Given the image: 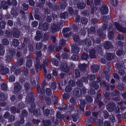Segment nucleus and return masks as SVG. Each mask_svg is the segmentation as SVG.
I'll return each instance as SVG.
<instances>
[{
  "instance_id": "6e6552de",
  "label": "nucleus",
  "mask_w": 126,
  "mask_h": 126,
  "mask_svg": "<svg viewBox=\"0 0 126 126\" xmlns=\"http://www.w3.org/2000/svg\"><path fill=\"white\" fill-rule=\"evenodd\" d=\"M120 93L117 90H114L112 92V98L113 100L116 101H119L120 99L119 97Z\"/></svg>"
},
{
  "instance_id": "13d9d810",
  "label": "nucleus",
  "mask_w": 126,
  "mask_h": 126,
  "mask_svg": "<svg viewBox=\"0 0 126 126\" xmlns=\"http://www.w3.org/2000/svg\"><path fill=\"white\" fill-rule=\"evenodd\" d=\"M124 68H122L120 70H117V71L118 73L121 76L123 75L125 73V71H124Z\"/></svg>"
},
{
  "instance_id": "69168bd1",
  "label": "nucleus",
  "mask_w": 126,
  "mask_h": 126,
  "mask_svg": "<svg viewBox=\"0 0 126 126\" xmlns=\"http://www.w3.org/2000/svg\"><path fill=\"white\" fill-rule=\"evenodd\" d=\"M28 5L25 3H23L22 4L21 8L24 10H27L28 9Z\"/></svg>"
},
{
  "instance_id": "9b49d317",
  "label": "nucleus",
  "mask_w": 126,
  "mask_h": 126,
  "mask_svg": "<svg viewBox=\"0 0 126 126\" xmlns=\"http://www.w3.org/2000/svg\"><path fill=\"white\" fill-rule=\"evenodd\" d=\"M1 4L2 8H3L4 9H6L8 8L9 5H11V3L10 1L8 0L7 2L5 1H2Z\"/></svg>"
},
{
  "instance_id": "de8ad7c7",
  "label": "nucleus",
  "mask_w": 126,
  "mask_h": 126,
  "mask_svg": "<svg viewBox=\"0 0 126 126\" xmlns=\"http://www.w3.org/2000/svg\"><path fill=\"white\" fill-rule=\"evenodd\" d=\"M52 63L56 66H58L59 64L58 61L56 59L53 58L51 60Z\"/></svg>"
},
{
  "instance_id": "39448f33",
  "label": "nucleus",
  "mask_w": 126,
  "mask_h": 126,
  "mask_svg": "<svg viewBox=\"0 0 126 126\" xmlns=\"http://www.w3.org/2000/svg\"><path fill=\"white\" fill-rule=\"evenodd\" d=\"M29 111L32 113L33 115L37 117L40 116L41 110L39 109H34L32 107H31L29 109Z\"/></svg>"
},
{
  "instance_id": "5701e85b",
  "label": "nucleus",
  "mask_w": 126,
  "mask_h": 126,
  "mask_svg": "<svg viewBox=\"0 0 126 126\" xmlns=\"http://www.w3.org/2000/svg\"><path fill=\"white\" fill-rule=\"evenodd\" d=\"M79 51V48L78 45H74L72 46V51L73 53H78Z\"/></svg>"
},
{
  "instance_id": "864d4df0",
  "label": "nucleus",
  "mask_w": 126,
  "mask_h": 126,
  "mask_svg": "<svg viewBox=\"0 0 126 126\" xmlns=\"http://www.w3.org/2000/svg\"><path fill=\"white\" fill-rule=\"evenodd\" d=\"M110 18V16H105L103 18V21L105 23H107L108 22V20Z\"/></svg>"
},
{
  "instance_id": "f03ea898",
  "label": "nucleus",
  "mask_w": 126,
  "mask_h": 126,
  "mask_svg": "<svg viewBox=\"0 0 126 126\" xmlns=\"http://www.w3.org/2000/svg\"><path fill=\"white\" fill-rule=\"evenodd\" d=\"M50 28L51 32L53 33L59 31L60 29L59 25L55 23L51 24Z\"/></svg>"
},
{
  "instance_id": "a878e982",
  "label": "nucleus",
  "mask_w": 126,
  "mask_h": 126,
  "mask_svg": "<svg viewBox=\"0 0 126 126\" xmlns=\"http://www.w3.org/2000/svg\"><path fill=\"white\" fill-rule=\"evenodd\" d=\"M86 103V102L84 99L82 100L81 101L79 107L80 110L83 112H84V109L85 107V105Z\"/></svg>"
},
{
  "instance_id": "72a5a7b5",
  "label": "nucleus",
  "mask_w": 126,
  "mask_h": 126,
  "mask_svg": "<svg viewBox=\"0 0 126 126\" xmlns=\"http://www.w3.org/2000/svg\"><path fill=\"white\" fill-rule=\"evenodd\" d=\"M68 11L70 14L72 15L73 14L74 15H76L78 14V12L77 11H74L73 8L71 7H68Z\"/></svg>"
},
{
  "instance_id": "f3484780",
  "label": "nucleus",
  "mask_w": 126,
  "mask_h": 126,
  "mask_svg": "<svg viewBox=\"0 0 126 126\" xmlns=\"http://www.w3.org/2000/svg\"><path fill=\"white\" fill-rule=\"evenodd\" d=\"M81 91L79 88H74V90L73 94L75 96L79 97L81 95Z\"/></svg>"
},
{
  "instance_id": "20e7f679",
  "label": "nucleus",
  "mask_w": 126,
  "mask_h": 126,
  "mask_svg": "<svg viewBox=\"0 0 126 126\" xmlns=\"http://www.w3.org/2000/svg\"><path fill=\"white\" fill-rule=\"evenodd\" d=\"M116 105L114 103L110 102L107 105L106 109L109 111L112 112L116 108Z\"/></svg>"
},
{
  "instance_id": "7c9ffc66",
  "label": "nucleus",
  "mask_w": 126,
  "mask_h": 126,
  "mask_svg": "<svg viewBox=\"0 0 126 126\" xmlns=\"http://www.w3.org/2000/svg\"><path fill=\"white\" fill-rule=\"evenodd\" d=\"M103 94L105 97L104 98L106 100H108L110 99V93L105 91L104 92Z\"/></svg>"
},
{
  "instance_id": "412c9836",
  "label": "nucleus",
  "mask_w": 126,
  "mask_h": 126,
  "mask_svg": "<svg viewBox=\"0 0 126 126\" xmlns=\"http://www.w3.org/2000/svg\"><path fill=\"white\" fill-rule=\"evenodd\" d=\"M8 69L6 67H4L3 66H0V72L1 73L3 74H5L8 73Z\"/></svg>"
},
{
  "instance_id": "bf43d9fd",
  "label": "nucleus",
  "mask_w": 126,
  "mask_h": 126,
  "mask_svg": "<svg viewBox=\"0 0 126 126\" xmlns=\"http://www.w3.org/2000/svg\"><path fill=\"white\" fill-rule=\"evenodd\" d=\"M46 93L47 95H50L52 94V91L51 89L50 88H47L46 90Z\"/></svg>"
},
{
  "instance_id": "dca6fc26",
  "label": "nucleus",
  "mask_w": 126,
  "mask_h": 126,
  "mask_svg": "<svg viewBox=\"0 0 126 126\" xmlns=\"http://www.w3.org/2000/svg\"><path fill=\"white\" fill-rule=\"evenodd\" d=\"M103 46L104 48L107 49L112 48L113 47V46L112 44L109 41H106L104 43Z\"/></svg>"
},
{
  "instance_id": "6e6d98bb",
  "label": "nucleus",
  "mask_w": 126,
  "mask_h": 126,
  "mask_svg": "<svg viewBox=\"0 0 126 126\" xmlns=\"http://www.w3.org/2000/svg\"><path fill=\"white\" fill-rule=\"evenodd\" d=\"M62 96L63 99L65 100H67L70 97V96L68 94L65 93Z\"/></svg>"
},
{
  "instance_id": "3c124183",
  "label": "nucleus",
  "mask_w": 126,
  "mask_h": 126,
  "mask_svg": "<svg viewBox=\"0 0 126 126\" xmlns=\"http://www.w3.org/2000/svg\"><path fill=\"white\" fill-rule=\"evenodd\" d=\"M97 83L96 81L94 82L91 84V86L96 89H97L99 87V85Z\"/></svg>"
},
{
  "instance_id": "774afa93",
  "label": "nucleus",
  "mask_w": 126,
  "mask_h": 126,
  "mask_svg": "<svg viewBox=\"0 0 126 126\" xmlns=\"http://www.w3.org/2000/svg\"><path fill=\"white\" fill-rule=\"evenodd\" d=\"M96 124L98 125V126H104L103 125V122L101 119H99L96 122Z\"/></svg>"
},
{
  "instance_id": "bb28decb",
  "label": "nucleus",
  "mask_w": 126,
  "mask_h": 126,
  "mask_svg": "<svg viewBox=\"0 0 126 126\" xmlns=\"http://www.w3.org/2000/svg\"><path fill=\"white\" fill-rule=\"evenodd\" d=\"M77 5L78 9H83L85 7L86 4L83 2H77Z\"/></svg>"
},
{
  "instance_id": "4be33fe9",
  "label": "nucleus",
  "mask_w": 126,
  "mask_h": 126,
  "mask_svg": "<svg viewBox=\"0 0 126 126\" xmlns=\"http://www.w3.org/2000/svg\"><path fill=\"white\" fill-rule=\"evenodd\" d=\"M32 59L29 56L27 57V61L26 63V66L28 68H30L32 64Z\"/></svg>"
},
{
  "instance_id": "ea45409f",
  "label": "nucleus",
  "mask_w": 126,
  "mask_h": 126,
  "mask_svg": "<svg viewBox=\"0 0 126 126\" xmlns=\"http://www.w3.org/2000/svg\"><path fill=\"white\" fill-rule=\"evenodd\" d=\"M24 63L23 59L22 58H20L18 60L16 63V66L18 67Z\"/></svg>"
},
{
  "instance_id": "e2e57ef3",
  "label": "nucleus",
  "mask_w": 126,
  "mask_h": 126,
  "mask_svg": "<svg viewBox=\"0 0 126 126\" xmlns=\"http://www.w3.org/2000/svg\"><path fill=\"white\" fill-rule=\"evenodd\" d=\"M88 21V19L85 17H83L81 19V23L84 24H86Z\"/></svg>"
},
{
  "instance_id": "9d476101",
  "label": "nucleus",
  "mask_w": 126,
  "mask_h": 126,
  "mask_svg": "<svg viewBox=\"0 0 126 126\" xmlns=\"http://www.w3.org/2000/svg\"><path fill=\"white\" fill-rule=\"evenodd\" d=\"M11 33L14 38H18L19 37L20 32L16 28H14L13 29Z\"/></svg>"
},
{
  "instance_id": "e433bc0d",
  "label": "nucleus",
  "mask_w": 126,
  "mask_h": 126,
  "mask_svg": "<svg viewBox=\"0 0 126 126\" xmlns=\"http://www.w3.org/2000/svg\"><path fill=\"white\" fill-rule=\"evenodd\" d=\"M21 115L19 116L20 118H24L25 117L27 116L28 115V113L27 110H23L21 112Z\"/></svg>"
},
{
  "instance_id": "4d7b16f0",
  "label": "nucleus",
  "mask_w": 126,
  "mask_h": 126,
  "mask_svg": "<svg viewBox=\"0 0 126 126\" xmlns=\"http://www.w3.org/2000/svg\"><path fill=\"white\" fill-rule=\"evenodd\" d=\"M68 85L71 87H74L75 85V82L73 80H70L68 81Z\"/></svg>"
},
{
  "instance_id": "f704fd0d",
  "label": "nucleus",
  "mask_w": 126,
  "mask_h": 126,
  "mask_svg": "<svg viewBox=\"0 0 126 126\" xmlns=\"http://www.w3.org/2000/svg\"><path fill=\"white\" fill-rule=\"evenodd\" d=\"M120 104L121 105L120 109L122 110H124L126 108V101H121Z\"/></svg>"
},
{
  "instance_id": "052dcab7",
  "label": "nucleus",
  "mask_w": 126,
  "mask_h": 126,
  "mask_svg": "<svg viewBox=\"0 0 126 126\" xmlns=\"http://www.w3.org/2000/svg\"><path fill=\"white\" fill-rule=\"evenodd\" d=\"M94 118L93 117H91L89 118L88 117L87 119L86 120V123L87 122L88 123V122H90V123H92L94 122Z\"/></svg>"
},
{
  "instance_id": "a18cd8bd",
  "label": "nucleus",
  "mask_w": 126,
  "mask_h": 126,
  "mask_svg": "<svg viewBox=\"0 0 126 126\" xmlns=\"http://www.w3.org/2000/svg\"><path fill=\"white\" fill-rule=\"evenodd\" d=\"M52 99L53 101H54V105H57L58 104V101L57 100V97L55 95L52 96Z\"/></svg>"
},
{
  "instance_id": "8fccbe9b",
  "label": "nucleus",
  "mask_w": 126,
  "mask_h": 126,
  "mask_svg": "<svg viewBox=\"0 0 126 126\" xmlns=\"http://www.w3.org/2000/svg\"><path fill=\"white\" fill-rule=\"evenodd\" d=\"M77 85L79 87H81L82 86L83 83V81L81 79H78L76 82Z\"/></svg>"
},
{
  "instance_id": "a19ab883",
  "label": "nucleus",
  "mask_w": 126,
  "mask_h": 126,
  "mask_svg": "<svg viewBox=\"0 0 126 126\" xmlns=\"http://www.w3.org/2000/svg\"><path fill=\"white\" fill-rule=\"evenodd\" d=\"M91 39L93 41V43L94 44H98L100 43V39L98 38L96 39H94V38L93 36L91 37Z\"/></svg>"
},
{
  "instance_id": "680f3d73",
  "label": "nucleus",
  "mask_w": 126,
  "mask_h": 126,
  "mask_svg": "<svg viewBox=\"0 0 126 126\" xmlns=\"http://www.w3.org/2000/svg\"><path fill=\"white\" fill-rule=\"evenodd\" d=\"M84 43L85 45L88 46H90L91 45V40L89 39H86Z\"/></svg>"
},
{
  "instance_id": "393cba45",
  "label": "nucleus",
  "mask_w": 126,
  "mask_h": 126,
  "mask_svg": "<svg viewBox=\"0 0 126 126\" xmlns=\"http://www.w3.org/2000/svg\"><path fill=\"white\" fill-rule=\"evenodd\" d=\"M89 53V56L91 58H96V56L95 55L96 52L94 49H93L91 50Z\"/></svg>"
},
{
  "instance_id": "0e129e2a",
  "label": "nucleus",
  "mask_w": 126,
  "mask_h": 126,
  "mask_svg": "<svg viewBox=\"0 0 126 126\" xmlns=\"http://www.w3.org/2000/svg\"><path fill=\"white\" fill-rule=\"evenodd\" d=\"M73 121L74 122H76L78 119V117L77 113L73 114L72 116Z\"/></svg>"
},
{
  "instance_id": "2eb2a0df",
  "label": "nucleus",
  "mask_w": 126,
  "mask_h": 126,
  "mask_svg": "<svg viewBox=\"0 0 126 126\" xmlns=\"http://www.w3.org/2000/svg\"><path fill=\"white\" fill-rule=\"evenodd\" d=\"M100 11L102 15L107 14L108 11V8L107 5H103L100 8Z\"/></svg>"
},
{
  "instance_id": "aec40b11",
  "label": "nucleus",
  "mask_w": 126,
  "mask_h": 126,
  "mask_svg": "<svg viewBox=\"0 0 126 126\" xmlns=\"http://www.w3.org/2000/svg\"><path fill=\"white\" fill-rule=\"evenodd\" d=\"M115 56V54L113 53H108L106 54V57L107 60L110 61L114 59Z\"/></svg>"
},
{
  "instance_id": "473e14b6",
  "label": "nucleus",
  "mask_w": 126,
  "mask_h": 126,
  "mask_svg": "<svg viewBox=\"0 0 126 126\" xmlns=\"http://www.w3.org/2000/svg\"><path fill=\"white\" fill-rule=\"evenodd\" d=\"M103 28L105 29V31L107 30V31H109L112 28V27L111 25H109L107 24H104L102 27Z\"/></svg>"
},
{
  "instance_id": "f257e3e1",
  "label": "nucleus",
  "mask_w": 126,
  "mask_h": 126,
  "mask_svg": "<svg viewBox=\"0 0 126 126\" xmlns=\"http://www.w3.org/2000/svg\"><path fill=\"white\" fill-rule=\"evenodd\" d=\"M26 93L27 96H26L25 102L27 104H29L33 101L34 100V98L33 96V93L32 91L30 90L27 91H26Z\"/></svg>"
},
{
  "instance_id": "58836bf2",
  "label": "nucleus",
  "mask_w": 126,
  "mask_h": 126,
  "mask_svg": "<svg viewBox=\"0 0 126 126\" xmlns=\"http://www.w3.org/2000/svg\"><path fill=\"white\" fill-rule=\"evenodd\" d=\"M58 109L61 110H64L67 109V107L65 104L63 103L60 106L58 107Z\"/></svg>"
},
{
  "instance_id": "4468645a",
  "label": "nucleus",
  "mask_w": 126,
  "mask_h": 126,
  "mask_svg": "<svg viewBox=\"0 0 126 126\" xmlns=\"http://www.w3.org/2000/svg\"><path fill=\"white\" fill-rule=\"evenodd\" d=\"M37 91L38 92L41 94L40 96L42 97L45 95V90L43 88L41 87L39 85H38L37 86Z\"/></svg>"
},
{
  "instance_id": "c03bdc74",
  "label": "nucleus",
  "mask_w": 126,
  "mask_h": 126,
  "mask_svg": "<svg viewBox=\"0 0 126 126\" xmlns=\"http://www.w3.org/2000/svg\"><path fill=\"white\" fill-rule=\"evenodd\" d=\"M73 39L77 43H80L82 42L80 40L79 36L77 35H73Z\"/></svg>"
},
{
  "instance_id": "338daca9",
  "label": "nucleus",
  "mask_w": 126,
  "mask_h": 126,
  "mask_svg": "<svg viewBox=\"0 0 126 126\" xmlns=\"http://www.w3.org/2000/svg\"><path fill=\"white\" fill-rule=\"evenodd\" d=\"M6 99L5 96L4 94L2 93H0V100L4 101Z\"/></svg>"
},
{
  "instance_id": "b1692460",
  "label": "nucleus",
  "mask_w": 126,
  "mask_h": 126,
  "mask_svg": "<svg viewBox=\"0 0 126 126\" xmlns=\"http://www.w3.org/2000/svg\"><path fill=\"white\" fill-rule=\"evenodd\" d=\"M79 68L80 71L82 72L85 71L87 67V65L84 63H80L79 65Z\"/></svg>"
},
{
  "instance_id": "423d86ee",
  "label": "nucleus",
  "mask_w": 126,
  "mask_h": 126,
  "mask_svg": "<svg viewBox=\"0 0 126 126\" xmlns=\"http://www.w3.org/2000/svg\"><path fill=\"white\" fill-rule=\"evenodd\" d=\"M71 30V29L70 28H63L62 31V33L63 35L66 37H69L71 36L72 34V32H70L69 33L67 32Z\"/></svg>"
},
{
  "instance_id": "37998d69",
  "label": "nucleus",
  "mask_w": 126,
  "mask_h": 126,
  "mask_svg": "<svg viewBox=\"0 0 126 126\" xmlns=\"http://www.w3.org/2000/svg\"><path fill=\"white\" fill-rule=\"evenodd\" d=\"M8 86L7 84L5 82L2 83L1 85V89L3 91H6L7 89Z\"/></svg>"
},
{
  "instance_id": "c756f323",
  "label": "nucleus",
  "mask_w": 126,
  "mask_h": 126,
  "mask_svg": "<svg viewBox=\"0 0 126 126\" xmlns=\"http://www.w3.org/2000/svg\"><path fill=\"white\" fill-rule=\"evenodd\" d=\"M42 123L44 126H50L51 124L50 121L48 120H43Z\"/></svg>"
},
{
  "instance_id": "ddd939ff",
  "label": "nucleus",
  "mask_w": 126,
  "mask_h": 126,
  "mask_svg": "<svg viewBox=\"0 0 126 126\" xmlns=\"http://www.w3.org/2000/svg\"><path fill=\"white\" fill-rule=\"evenodd\" d=\"M78 27L80 30L79 32L81 35H84L86 33V31L85 27L83 25H79Z\"/></svg>"
},
{
  "instance_id": "09e8293b",
  "label": "nucleus",
  "mask_w": 126,
  "mask_h": 126,
  "mask_svg": "<svg viewBox=\"0 0 126 126\" xmlns=\"http://www.w3.org/2000/svg\"><path fill=\"white\" fill-rule=\"evenodd\" d=\"M9 51L10 54L11 55V57L15 55L16 54V51L14 48H11L10 49Z\"/></svg>"
},
{
  "instance_id": "79ce46f5",
  "label": "nucleus",
  "mask_w": 126,
  "mask_h": 126,
  "mask_svg": "<svg viewBox=\"0 0 126 126\" xmlns=\"http://www.w3.org/2000/svg\"><path fill=\"white\" fill-rule=\"evenodd\" d=\"M111 31H110L109 32L108 34V37L110 39H112L113 37V31L114 30V29L112 28Z\"/></svg>"
},
{
  "instance_id": "f8f14e48",
  "label": "nucleus",
  "mask_w": 126,
  "mask_h": 126,
  "mask_svg": "<svg viewBox=\"0 0 126 126\" xmlns=\"http://www.w3.org/2000/svg\"><path fill=\"white\" fill-rule=\"evenodd\" d=\"M105 29L102 27L99 29L97 31V33L98 35L101 37H104L105 36Z\"/></svg>"
},
{
  "instance_id": "a211bd4d",
  "label": "nucleus",
  "mask_w": 126,
  "mask_h": 126,
  "mask_svg": "<svg viewBox=\"0 0 126 126\" xmlns=\"http://www.w3.org/2000/svg\"><path fill=\"white\" fill-rule=\"evenodd\" d=\"M49 59H46L45 61H43V64H42V67L45 73L44 75L46 77V73L47 72L46 68L47 66V63Z\"/></svg>"
},
{
  "instance_id": "603ef678",
  "label": "nucleus",
  "mask_w": 126,
  "mask_h": 126,
  "mask_svg": "<svg viewBox=\"0 0 126 126\" xmlns=\"http://www.w3.org/2000/svg\"><path fill=\"white\" fill-rule=\"evenodd\" d=\"M67 12H65L63 13H62L60 15V16L61 18L65 19L66 16L67 15Z\"/></svg>"
},
{
  "instance_id": "5fc2aeb1",
  "label": "nucleus",
  "mask_w": 126,
  "mask_h": 126,
  "mask_svg": "<svg viewBox=\"0 0 126 126\" xmlns=\"http://www.w3.org/2000/svg\"><path fill=\"white\" fill-rule=\"evenodd\" d=\"M95 77V75L92 74L89 75L87 76L88 78L90 81H93Z\"/></svg>"
},
{
  "instance_id": "6ab92c4d",
  "label": "nucleus",
  "mask_w": 126,
  "mask_h": 126,
  "mask_svg": "<svg viewBox=\"0 0 126 126\" xmlns=\"http://www.w3.org/2000/svg\"><path fill=\"white\" fill-rule=\"evenodd\" d=\"M99 66L96 64L92 65L91 66V70L93 73H96L99 70Z\"/></svg>"
},
{
  "instance_id": "c85d7f7f",
  "label": "nucleus",
  "mask_w": 126,
  "mask_h": 126,
  "mask_svg": "<svg viewBox=\"0 0 126 126\" xmlns=\"http://www.w3.org/2000/svg\"><path fill=\"white\" fill-rule=\"evenodd\" d=\"M116 67L117 70L121 69L122 68H125L124 67L123 63L120 62H117L115 65Z\"/></svg>"
},
{
  "instance_id": "cd10ccee",
  "label": "nucleus",
  "mask_w": 126,
  "mask_h": 126,
  "mask_svg": "<svg viewBox=\"0 0 126 126\" xmlns=\"http://www.w3.org/2000/svg\"><path fill=\"white\" fill-rule=\"evenodd\" d=\"M21 88V86L20 84L17 83L15 85L14 88V90L15 92L17 93L19 91Z\"/></svg>"
},
{
  "instance_id": "7ed1b4c3",
  "label": "nucleus",
  "mask_w": 126,
  "mask_h": 126,
  "mask_svg": "<svg viewBox=\"0 0 126 126\" xmlns=\"http://www.w3.org/2000/svg\"><path fill=\"white\" fill-rule=\"evenodd\" d=\"M60 68L61 70L63 71L66 73L69 72V70L67 66L66 63L65 62H62L60 65Z\"/></svg>"
},
{
  "instance_id": "4c0bfd02",
  "label": "nucleus",
  "mask_w": 126,
  "mask_h": 126,
  "mask_svg": "<svg viewBox=\"0 0 126 126\" xmlns=\"http://www.w3.org/2000/svg\"><path fill=\"white\" fill-rule=\"evenodd\" d=\"M12 42V45L14 47H17L19 44V41L16 39H14L13 40Z\"/></svg>"
},
{
  "instance_id": "0eeeda50",
  "label": "nucleus",
  "mask_w": 126,
  "mask_h": 126,
  "mask_svg": "<svg viewBox=\"0 0 126 126\" xmlns=\"http://www.w3.org/2000/svg\"><path fill=\"white\" fill-rule=\"evenodd\" d=\"M114 26L119 31L123 33H126V28L123 27L117 22H115Z\"/></svg>"
},
{
  "instance_id": "49530a36",
  "label": "nucleus",
  "mask_w": 126,
  "mask_h": 126,
  "mask_svg": "<svg viewBox=\"0 0 126 126\" xmlns=\"http://www.w3.org/2000/svg\"><path fill=\"white\" fill-rule=\"evenodd\" d=\"M43 44L39 42L37 43L36 44V49L37 50L41 49L43 46Z\"/></svg>"
},
{
  "instance_id": "1a4fd4ad",
  "label": "nucleus",
  "mask_w": 126,
  "mask_h": 126,
  "mask_svg": "<svg viewBox=\"0 0 126 126\" xmlns=\"http://www.w3.org/2000/svg\"><path fill=\"white\" fill-rule=\"evenodd\" d=\"M39 29H42L44 31H47L49 28L48 24L45 22L43 23H40L39 25Z\"/></svg>"
},
{
  "instance_id": "2f4dec72",
  "label": "nucleus",
  "mask_w": 126,
  "mask_h": 126,
  "mask_svg": "<svg viewBox=\"0 0 126 126\" xmlns=\"http://www.w3.org/2000/svg\"><path fill=\"white\" fill-rule=\"evenodd\" d=\"M10 110L11 112L13 114L15 113L16 112L19 113L20 112V110L18 109H16L15 107H12L10 108Z\"/></svg>"
},
{
  "instance_id": "c9c22d12",
  "label": "nucleus",
  "mask_w": 126,
  "mask_h": 126,
  "mask_svg": "<svg viewBox=\"0 0 126 126\" xmlns=\"http://www.w3.org/2000/svg\"><path fill=\"white\" fill-rule=\"evenodd\" d=\"M43 100H45L46 102V103L48 105H49L51 103V100L50 98L48 97H45V96H42V97Z\"/></svg>"
}]
</instances>
